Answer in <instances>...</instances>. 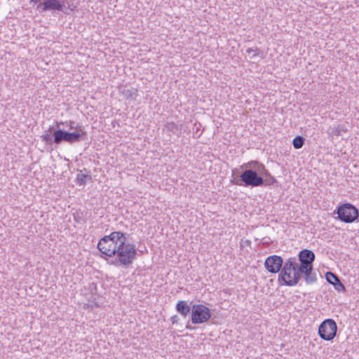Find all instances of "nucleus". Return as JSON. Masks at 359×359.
<instances>
[{
  "mask_svg": "<svg viewBox=\"0 0 359 359\" xmlns=\"http://www.w3.org/2000/svg\"><path fill=\"white\" fill-rule=\"evenodd\" d=\"M304 144V138L302 136H297L292 140L293 147L298 149L303 147Z\"/></svg>",
  "mask_w": 359,
  "mask_h": 359,
  "instance_id": "16",
  "label": "nucleus"
},
{
  "mask_svg": "<svg viewBox=\"0 0 359 359\" xmlns=\"http://www.w3.org/2000/svg\"><path fill=\"white\" fill-rule=\"evenodd\" d=\"M176 310L185 317L190 313L191 307L186 301L180 300L176 304Z\"/></svg>",
  "mask_w": 359,
  "mask_h": 359,
  "instance_id": "13",
  "label": "nucleus"
},
{
  "mask_svg": "<svg viewBox=\"0 0 359 359\" xmlns=\"http://www.w3.org/2000/svg\"><path fill=\"white\" fill-rule=\"evenodd\" d=\"M66 0H43L37 6V9L40 12L48 11H57L65 12L67 8L65 6Z\"/></svg>",
  "mask_w": 359,
  "mask_h": 359,
  "instance_id": "8",
  "label": "nucleus"
},
{
  "mask_svg": "<svg viewBox=\"0 0 359 359\" xmlns=\"http://www.w3.org/2000/svg\"><path fill=\"white\" fill-rule=\"evenodd\" d=\"M74 219L77 222H79V218H76V216H74Z\"/></svg>",
  "mask_w": 359,
  "mask_h": 359,
  "instance_id": "26",
  "label": "nucleus"
},
{
  "mask_svg": "<svg viewBox=\"0 0 359 359\" xmlns=\"http://www.w3.org/2000/svg\"><path fill=\"white\" fill-rule=\"evenodd\" d=\"M87 133L83 127L77 128V130L74 132L68 131V143L74 144L84 140L86 137Z\"/></svg>",
  "mask_w": 359,
  "mask_h": 359,
  "instance_id": "10",
  "label": "nucleus"
},
{
  "mask_svg": "<svg viewBox=\"0 0 359 359\" xmlns=\"http://www.w3.org/2000/svg\"><path fill=\"white\" fill-rule=\"evenodd\" d=\"M87 179L90 180L91 179L90 175H86V174H78L77 175L76 180L80 184H84L86 183Z\"/></svg>",
  "mask_w": 359,
  "mask_h": 359,
  "instance_id": "20",
  "label": "nucleus"
},
{
  "mask_svg": "<svg viewBox=\"0 0 359 359\" xmlns=\"http://www.w3.org/2000/svg\"><path fill=\"white\" fill-rule=\"evenodd\" d=\"M315 254L314 252L308 249H303L299 251L298 254V259L299 262V264L302 268H304L306 272L310 276H312V278L317 281L316 273L313 271V262L315 261Z\"/></svg>",
  "mask_w": 359,
  "mask_h": 359,
  "instance_id": "4",
  "label": "nucleus"
},
{
  "mask_svg": "<svg viewBox=\"0 0 359 359\" xmlns=\"http://www.w3.org/2000/svg\"><path fill=\"white\" fill-rule=\"evenodd\" d=\"M304 278L306 284H313L316 281L306 270L297 262L295 257L285 260V264L278 276V280H282L287 286H294Z\"/></svg>",
  "mask_w": 359,
  "mask_h": 359,
  "instance_id": "2",
  "label": "nucleus"
},
{
  "mask_svg": "<svg viewBox=\"0 0 359 359\" xmlns=\"http://www.w3.org/2000/svg\"><path fill=\"white\" fill-rule=\"evenodd\" d=\"M284 264L285 261H283V259L276 255L268 257L264 262V267L271 273H280Z\"/></svg>",
  "mask_w": 359,
  "mask_h": 359,
  "instance_id": "9",
  "label": "nucleus"
},
{
  "mask_svg": "<svg viewBox=\"0 0 359 359\" xmlns=\"http://www.w3.org/2000/svg\"><path fill=\"white\" fill-rule=\"evenodd\" d=\"M165 127L168 130L171 131L173 133H176L180 130L178 128V126L174 122L168 123Z\"/></svg>",
  "mask_w": 359,
  "mask_h": 359,
  "instance_id": "21",
  "label": "nucleus"
},
{
  "mask_svg": "<svg viewBox=\"0 0 359 359\" xmlns=\"http://www.w3.org/2000/svg\"><path fill=\"white\" fill-rule=\"evenodd\" d=\"M262 163L257 161H252L241 165L245 169L238 176L237 179L231 181L232 183L238 186L245 187H262L263 177L261 176Z\"/></svg>",
  "mask_w": 359,
  "mask_h": 359,
  "instance_id": "3",
  "label": "nucleus"
},
{
  "mask_svg": "<svg viewBox=\"0 0 359 359\" xmlns=\"http://www.w3.org/2000/svg\"><path fill=\"white\" fill-rule=\"evenodd\" d=\"M325 278L327 282L332 285L339 278L337 275L330 271L326 273Z\"/></svg>",
  "mask_w": 359,
  "mask_h": 359,
  "instance_id": "19",
  "label": "nucleus"
},
{
  "mask_svg": "<svg viewBox=\"0 0 359 359\" xmlns=\"http://www.w3.org/2000/svg\"><path fill=\"white\" fill-rule=\"evenodd\" d=\"M335 213L338 215L337 218L345 223H351L358 217V210L351 203H344L338 206L334 211V214Z\"/></svg>",
  "mask_w": 359,
  "mask_h": 359,
  "instance_id": "5",
  "label": "nucleus"
},
{
  "mask_svg": "<svg viewBox=\"0 0 359 359\" xmlns=\"http://www.w3.org/2000/svg\"><path fill=\"white\" fill-rule=\"evenodd\" d=\"M261 168V176L263 177V186H271L277 182V180L273 177L265 166L262 163L259 165Z\"/></svg>",
  "mask_w": 359,
  "mask_h": 359,
  "instance_id": "11",
  "label": "nucleus"
},
{
  "mask_svg": "<svg viewBox=\"0 0 359 359\" xmlns=\"http://www.w3.org/2000/svg\"><path fill=\"white\" fill-rule=\"evenodd\" d=\"M210 309L203 304H194L191 307V322L193 324H201L211 318Z\"/></svg>",
  "mask_w": 359,
  "mask_h": 359,
  "instance_id": "7",
  "label": "nucleus"
},
{
  "mask_svg": "<svg viewBox=\"0 0 359 359\" xmlns=\"http://www.w3.org/2000/svg\"><path fill=\"white\" fill-rule=\"evenodd\" d=\"M170 320L172 324H175V323H177V322L179 320V318L177 315H175L170 318Z\"/></svg>",
  "mask_w": 359,
  "mask_h": 359,
  "instance_id": "24",
  "label": "nucleus"
},
{
  "mask_svg": "<svg viewBox=\"0 0 359 359\" xmlns=\"http://www.w3.org/2000/svg\"><path fill=\"white\" fill-rule=\"evenodd\" d=\"M346 131L347 128L344 125H338L337 126L331 128V133L334 136H340L341 133H346Z\"/></svg>",
  "mask_w": 359,
  "mask_h": 359,
  "instance_id": "15",
  "label": "nucleus"
},
{
  "mask_svg": "<svg viewBox=\"0 0 359 359\" xmlns=\"http://www.w3.org/2000/svg\"><path fill=\"white\" fill-rule=\"evenodd\" d=\"M246 53L248 54V56L250 59H255L257 56L259 55V50L256 48L253 49L252 48H249L247 49Z\"/></svg>",
  "mask_w": 359,
  "mask_h": 359,
  "instance_id": "18",
  "label": "nucleus"
},
{
  "mask_svg": "<svg viewBox=\"0 0 359 359\" xmlns=\"http://www.w3.org/2000/svg\"><path fill=\"white\" fill-rule=\"evenodd\" d=\"M65 124L67 126H69L70 130L75 129L76 130H77V128L81 127V126L76 125V123L73 121H67L65 123H63V122H57L56 123V125L57 127H59L60 125H65Z\"/></svg>",
  "mask_w": 359,
  "mask_h": 359,
  "instance_id": "17",
  "label": "nucleus"
},
{
  "mask_svg": "<svg viewBox=\"0 0 359 359\" xmlns=\"http://www.w3.org/2000/svg\"><path fill=\"white\" fill-rule=\"evenodd\" d=\"M337 331V325L333 319H326L323 320L318 327V335L325 341L333 339Z\"/></svg>",
  "mask_w": 359,
  "mask_h": 359,
  "instance_id": "6",
  "label": "nucleus"
},
{
  "mask_svg": "<svg viewBox=\"0 0 359 359\" xmlns=\"http://www.w3.org/2000/svg\"><path fill=\"white\" fill-rule=\"evenodd\" d=\"M41 139L43 141H44L46 142V144H50L54 143L53 139L48 134H44V135H41Z\"/></svg>",
  "mask_w": 359,
  "mask_h": 359,
  "instance_id": "23",
  "label": "nucleus"
},
{
  "mask_svg": "<svg viewBox=\"0 0 359 359\" xmlns=\"http://www.w3.org/2000/svg\"><path fill=\"white\" fill-rule=\"evenodd\" d=\"M186 328H187V329H189V330H192V329H193V327H192L191 325H189V324H187V325H186Z\"/></svg>",
  "mask_w": 359,
  "mask_h": 359,
  "instance_id": "25",
  "label": "nucleus"
},
{
  "mask_svg": "<svg viewBox=\"0 0 359 359\" xmlns=\"http://www.w3.org/2000/svg\"><path fill=\"white\" fill-rule=\"evenodd\" d=\"M31 2H34V3L36 4L38 2V1L37 0H31Z\"/></svg>",
  "mask_w": 359,
  "mask_h": 359,
  "instance_id": "27",
  "label": "nucleus"
},
{
  "mask_svg": "<svg viewBox=\"0 0 359 359\" xmlns=\"http://www.w3.org/2000/svg\"><path fill=\"white\" fill-rule=\"evenodd\" d=\"M122 94L126 99H134L137 95V90L135 88H124Z\"/></svg>",
  "mask_w": 359,
  "mask_h": 359,
  "instance_id": "14",
  "label": "nucleus"
},
{
  "mask_svg": "<svg viewBox=\"0 0 359 359\" xmlns=\"http://www.w3.org/2000/svg\"><path fill=\"white\" fill-rule=\"evenodd\" d=\"M332 285L334 286L335 289L338 291H344L346 290L344 285L340 281L339 278H338L335 281V283H334Z\"/></svg>",
  "mask_w": 359,
  "mask_h": 359,
  "instance_id": "22",
  "label": "nucleus"
},
{
  "mask_svg": "<svg viewBox=\"0 0 359 359\" xmlns=\"http://www.w3.org/2000/svg\"><path fill=\"white\" fill-rule=\"evenodd\" d=\"M53 142L56 144H60L62 142H68V131L58 128L53 132Z\"/></svg>",
  "mask_w": 359,
  "mask_h": 359,
  "instance_id": "12",
  "label": "nucleus"
},
{
  "mask_svg": "<svg viewBox=\"0 0 359 359\" xmlns=\"http://www.w3.org/2000/svg\"><path fill=\"white\" fill-rule=\"evenodd\" d=\"M126 235L121 231H113L103 236L97 244L102 257H115L111 264L129 267L136 259L137 251L134 244L127 242Z\"/></svg>",
  "mask_w": 359,
  "mask_h": 359,
  "instance_id": "1",
  "label": "nucleus"
}]
</instances>
